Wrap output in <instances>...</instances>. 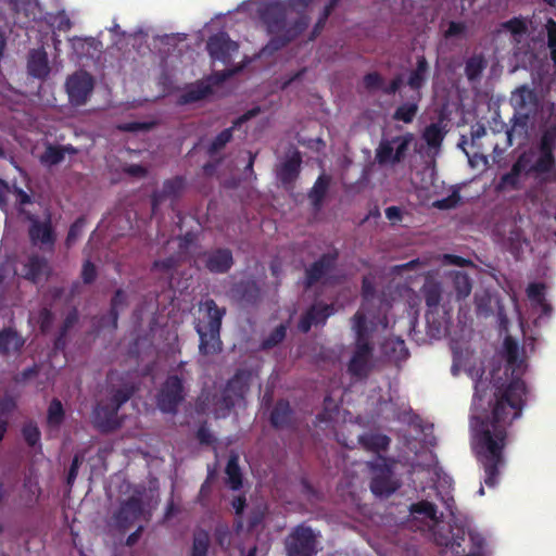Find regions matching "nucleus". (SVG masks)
I'll list each match as a JSON object with an SVG mask.
<instances>
[{"mask_svg": "<svg viewBox=\"0 0 556 556\" xmlns=\"http://www.w3.org/2000/svg\"><path fill=\"white\" fill-rule=\"evenodd\" d=\"M504 353L506 379L495 389L492 420L475 417L472 421L479 465L489 488L497 484L501 468L505 465L508 427L521 417L527 403L528 389L522 379L527 365L519 355L518 343L510 337L504 340Z\"/></svg>", "mask_w": 556, "mask_h": 556, "instance_id": "obj_1", "label": "nucleus"}, {"mask_svg": "<svg viewBox=\"0 0 556 556\" xmlns=\"http://www.w3.org/2000/svg\"><path fill=\"white\" fill-rule=\"evenodd\" d=\"M286 3L276 1L267 4L261 13V18L270 36L269 41L264 48L265 52H276L287 47L298 39L308 27L309 16L299 14L298 17L290 20Z\"/></svg>", "mask_w": 556, "mask_h": 556, "instance_id": "obj_2", "label": "nucleus"}, {"mask_svg": "<svg viewBox=\"0 0 556 556\" xmlns=\"http://www.w3.org/2000/svg\"><path fill=\"white\" fill-rule=\"evenodd\" d=\"M484 369L482 367L479 368H470L468 370V375L473 380V397H472V415L470 417V427L472 432V441L471 446L472 451L476 455L477 462L479 463V457L476 451V431L473 429L472 421L475 417H480L484 420H492V408L494 402V392L497 383L492 384V381L484 377ZM502 383H500L501 386Z\"/></svg>", "mask_w": 556, "mask_h": 556, "instance_id": "obj_3", "label": "nucleus"}, {"mask_svg": "<svg viewBox=\"0 0 556 556\" xmlns=\"http://www.w3.org/2000/svg\"><path fill=\"white\" fill-rule=\"evenodd\" d=\"M135 393L134 386L125 384L116 389L108 402L97 404L92 418L94 427L101 432H112L122 426L118 410Z\"/></svg>", "mask_w": 556, "mask_h": 556, "instance_id": "obj_4", "label": "nucleus"}, {"mask_svg": "<svg viewBox=\"0 0 556 556\" xmlns=\"http://www.w3.org/2000/svg\"><path fill=\"white\" fill-rule=\"evenodd\" d=\"M204 307L208 318L206 329L204 330L201 326L195 328L200 338L199 353L204 356L219 354L223 351L220 329L226 309L218 307L213 299L206 300Z\"/></svg>", "mask_w": 556, "mask_h": 556, "instance_id": "obj_5", "label": "nucleus"}, {"mask_svg": "<svg viewBox=\"0 0 556 556\" xmlns=\"http://www.w3.org/2000/svg\"><path fill=\"white\" fill-rule=\"evenodd\" d=\"M368 468L372 473L370 490L376 496L388 497L399 489L393 478V462L378 455L375 462L368 463Z\"/></svg>", "mask_w": 556, "mask_h": 556, "instance_id": "obj_6", "label": "nucleus"}, {"mask_svg": "<svg viewBox=\"0 0 556 556\" xmlns=\"http://www.w3.org/2000/svg\"><path fill=\"white\" fill-rule=\"evenodd\" d=\"M413 141L414 135L412 132L381 139L376 149L375 157L377 163L379 165L391 166L402 163L405 160Z\"/></svg>", "mask_w": 556, "mask_h": 556, "instance_id": "obj_7", "label": "nucleus"}, {"mask_svg": "<svg viewBox=\"0 0 556 556\" xmlns=\"http://www.w3.org/2000/svg\"><path fill=\"white\" fill-rule=\"evenodd\" d=\"M186 400L184 379L168 375L156 394V405L162 413L175 415Z\"/></svg>", "mask_w": 556, "mask_h": 556, "instance_id": "obj_8", "label": "nucleus"}, {"mask_svg": "<svg viewBox=\"0 0 556 556\" xmlns=\"http://www.w3.org/2000/svg\"><path fill=\"white\" fill-rule=\"evenodd\" d=\"M286 551L288 556H316V533L305 523L294 527L286 539Z\"/></svg>", "mask_w": 556, "mask_h": 556, "instance_id": "obj_9", "label": "nucleus"}, {"mask_svg": "<svg viewBox=\"0 0 556 556\" xmlns=\"http://www.w3.org/2000/svg\"><path fill=\"white\" fill-rule=\"evenodd\" d=\"M339 253L337 250L323 253L316 261L305 267L302 281L305 290H311L317 283L325 285L327 278L332 274L337 266Z\"/></svg>", "mask_w": 556, "mask_h": 556, "instance_id": "obj_10", "label": "nucleus"}, {"mask_svg": "<svg viewBox=\"0 0 556 556\" xmlns=\"http://www.w3.org/2000/svg\"><path fill=\"white\" fill-rule=\"evenodd\" d=\"M195 266L211 274H227L235 264L232 251L228 248H215L197 254Z\"/></svg>", "mask_w": 556, "mask_h": 556, "instance_id": "obj_11", "label": "nucleus"}, {"mask_svg": "<svg viewBox=\"0 0 556 556\" xmlns=\"http://www.w3.org/2000/svg\"><path fill=\"white\" fill-rule=\"evenodd\" d=\"M510 101L517 114L526 121L534 118L541 108L535 90L527 85L518 87L511 93Z\"/></svg>", "mask_w": 556, "mask_h": 556, "instance_id": "obj_12", "label": "nucleus"}, {"mask_svg": "<svg viewBox=\"0 0 556 556\" xmlns=\"http://www.w3.org/2000/svg\"><path fill=\"white\" fill-rule=\"evenodd\" d=\"M375 345L372 342H354V351L348 364V371L356 378H366L370 369Z\"/></svg>", "mask_w": 556, "mask_h": 556, "instance_id": "obj_13", "label": "nucleus"}, {"mask_svg": "<svg viewBox=\"0 0 556 556\" xmlns=\"http://www.w3.org/2000/svg\"><path fill=\"white\" fill-rule=\"evenodd\" d=\"M206 49L212 59L228 64L231 62L232 54L238 51L239 46L230 39L227 33L219 31L208 38Z\"/></svg>", "mask_w": 556, "mask_h": 556, "instance_id": "obj_14", "label": "nucleus"}, {"mask_svg": "<svg viewBox=\"0 0 556 556\" xmlns=\"http://www.w3.org/2000/svg\"><path fill=\"white\" fill-rule=\"evenodd\" d=\"M540 162V155L533 161V154L523 152L518 156L514 164H519V172L525 173L527 176L534 175L536 178H540V181L543 184L555 182L556 181V167L552 164L545 165V167H540L538 164Z\"/></svg>", "mask_w": 556, "mask_h": 556, "instance_id": "obj_15", "label": "nucleus"}, {"mask_svg": "<svg viewBox=\"0 0 556 556\" xmlns=\"http://www.w3.org/2000/svg\"><path fill=\"white\" fill-rule=\"evenodd\" d=\"M143 511V503L139 496H130L124 501L118 510L114 514V519L118 529L125 531L137 521Z\"/></svg>", "mask_w": 556, "mask_h": 556, "instance_id": "obj_16", "label": "nucleus"}, {"mask_svg": "<svg viewBox=\"0 0 556 556\" xmlns=\"http://www.w3.org/2000/svg\"><path fill=\"white\" fill-rule=\"evenodd\" d=\"M230 295L241 304L254 306L261 300V288L253 278L241 279L231 286Z\"/></svg>", "mask_w": 556, "mask_h": 556, "instance_id": "obj_17", "label": "nucleus"}, {"mask_svg": "<svg viewBox=\"0 0 556 556\" xmlns=\"http://www.w3.org/2000/svg\"><path fill=\"white\" fill-rule=\"evenodd\" d=\"M94 80L87 72L72 74V106L85 104L93 91Z\"/></svg>", "mask_w": 556, "mask_h": 556, "instance_id": "obj_18", "label": "nucleus"}, {"mask_svg": "<svg viewBox=\"0 0 556 556\" xmlns=\"http://www.w3.org/2000/svg\"><path fill=\"white\" fill-rule=\"evenodd\" d=\"M185 188V178L176 176L166 179L161 190L153 191L151 194V207L154 214L159 206L167 199H177Z\"/></svg>", "mask_w": 556, "mask_h": 556, "instance_id": "obj_19", "label": "nucleus"}, {"mask_svg": "<svg viewBox=\"0 0 556 556\" xmlns=\"http://www.w3.org/2000/svg\"><path fill=\"white\" fill-rule=\"evenodd\" d=\"M128 305L127 294L123 289H117L110 302V309L108 314H104L99 319L100 328H108L115 330L117 328L119 309L125 308Z\"/></svg>", "mask_w": 556, "mask_h": 556, "instance_id": "obj_20", "label": "nucleus"}, {"mask_svg": "<svg viewBox=\"0 0 556 556\" xmlns=\"http://www.w3.org/2000/svg\"><path fill=\"white\" fill-rule=\"evenodd\" d=\"M556 149V118L555 122L548 125L543 131L540 144V167H545L547 164H552L556 167V159L554 150Z\"/></svg>", "mask_w": 556, "mask_h": 556, "instance_id": "obj_21", "label": "nucleus"}, {"mask_svg": "<svg viewBox=\"0 0 556 556\" xmlns=\"http://www.w3.org/2000/svg\"><path fill=\"white\" fill-rule=\"evenodd\" d=\"M213 93L212 85L205 80H197L187 86L177 98V104L187 105L199 102Z\"/></svg>", "mask_w": 556, "mask_h": 556, "instance_id": "obj_22", "label": "nucleus"}, {"mask_svg": "<svg viewBox=\"0 0 556 556\" xmlns=\"http://www.w3.org/2000/svg\"><path fill=\"white\" fill-rule=\"evenodd\" d=\"M102 48V42L93 37H72V50L79 59H94L100 55Z\"/></svg>", "mask_w": 556, "mask_h": 556, "instance_id": "obj_23", "label": "nucleus"}, {"mask_svg": "<svg viewBox=\"0 0 556 556\" xmlns=\"http://www.w3.org/2000/svg\"><path fill=\"white\" fill-rule=\"evenodd\" d=\"M293 418V409L286 399H279L274 405L270 416L269 422L275 429H285L288 428L292 424Z\"/></svg>", "mask_w": 556, "mask_h": 556, "instance_id": "obj_24", "label": "nucleus"}, {"mask_svg": "<svg viewBox=\"0 0 556 556\" xmlns=\"http://www.w3.org/2000/svg\"><path fill=\"white\" fill-rule=\"evenodd\" d=\"M235 391L227 392V384L222 389L220 395L214 397V413L216 418L229 416L233 407L243 401Z\"/></svg>", "mask_w": 556, "mask_h": 556, "instance_id": "obj_25", "label": "nucleus"}, {"mask_svg": "<svg viewBox=\"0 0 556 556\" xmlns=\"http://www.w3.org/2000/svg\"><path fill=\"white\" fill-rule=\"evenodd\" d=\"M31 242L41 249H49L54 242V235L48 223L34 220L29 228Z\"/></svg>", "mask_w": 556, "mask_h": 556, "instance_id": "obj_26", "label": "nucleus"}, {"mask_svg": "<svg viewBox=\"0 0 556 556\" xmlns=\"http://www.w3.org/2000/svg\"><path fill=\"white\" fill-rule=\"evenodd\" d=\"M427 334L432 339H440L446 332L445 313L441 309H427L425 314Z\"/></svg>", "mask_w": 556, "mask_h": 556, "instance_id": "obj_27", "label": "nucleus"}, {"mask_svg": "<svg viewBox=\"0 0 556 556\" xmlns=\"http://www.w3.org/2000/svg\"><path fill=\"white\" fill-rule=\"evenodd\" d=\"M358 442L364 450L374 452L380 455V452H384L389 448L391 439L382 433L368 432L358 437Z\"/></svg>", "mask_w": 556, "mask_h": 556, "instance_id": "obj_28", "label": "nucleus"}, {"mask_svg": "<svg viewBox=\"0 0 556 556\" xmlns=\"http://www.w3.org/2000/svg\"><path fill=\"white\" fill-rule=\"evenodd\" d=\"M252 381V372L245 368H239L235 371L233 376L226 382L227 392L235 391L239 396L245 399L250 390Z\"/></svg>", "mask_w": 556, "mask_h": 556, "instance_id": "obj_29", "label": "nucleus"}, {"mask_svg": "<svg viewBox=\"0 0 556 556\" xmlns=\"http://www.w3.org/2000/svg\"><path fill=\"white\" fill-rule=\"evenodd\" d=\"M301 162L300 154L295 153L280 165L277 175L282 185H291L296 180L300 175Z\"/></svg>", "mask_w": 556, "mask_h": 556, "instance_id": "obj_30", "label": "nucleus"}, {"mask_svg": "<svg viewBox=\"0 0 556 556\" xmlns=\"http://www.w3.org/2000/svg\"><path fill=\"white\" fill-rule=\"evenodd\" d=\"M330 182L331 177L329 175L320 174L314 182L312 189L308 191V199L315 211H319L321 208Z\"/></svg>", "mask_w": 556, "mask_h": 556, "instance_id": "obj_31", "label": "nucleus"}, {"mask_svg": "<svg viewBox=\"0 0 556 556\" xmlns=\"http://www.w3.org/2000/svg\"><path fill=\"white\" fill-rule=\"evenodd\" d=\"M429 74V63L425 55L417 58L416 67L410 72L407 85L414 91H419L426 84Z\"/></svg>", "mask_w": 556, "mask_h": 556, "instance_id": "obj_32", "label": "nucleus"}, {"mask_svg": "<svg viewBox=\"0 0 556 556\" xmlns=\"http://www.w3.org/2000/svg\"><path fill=\"white\" fill-rule=\"evenodd\" d=\"M421 294L427 309H441L442 287L440 282L427 279L421 288Z\"/></svg>", "mask_w": 556, "mask_h": 556, "instance_id": "obj_33", "label": "nucleus"}, {"mask_svg": "<svg viewBox=\"0 0 556 556\" xmlns=\"http://www.w3.org/2000/svg\"><path fill=\"white\" fill-rule=\"evenodd\" d=\"M352 329L355 332V343L371 342L374 328H369L366 315L363 312H356L352 317Z\"/></svg>", "mask_w": 556, "mask_h": 556, "instance_id": "obj_34", "label": "nucleus"}, {"mask_svg": "<svg viewBox=\"0 0 556 556\" xmlns=\"http://www.w3.org/2000/svg\"><path fill=\"white\" fill-rule=\"evenodd\" d=\"M28 73L36 78H43L49 73L47 55L42 51H33L28 59Z\"/></svg>", "mask_w": 556, "mask_h": 556, "instance_id": "obj_35", "label": "nucleus"}, {"mask_svg": "<svg viewBox=\"0 0 556 556\" xmlns=\"http://www.w3.org/2000/svg\"><path fill=\"white\" fill-rule=\"evenodd\" d=\"M235 126L223 129L219 134H217L211 143L206 147V154L211 159H215L219 155V153L226 148V146L233 138Z\"/></svg>", "mask_w": 556, "mask_h": 556, "instance_id": "obj_36", "label": "nucleus"}, {"mask_svg": "<svg viewBox=\"0 0 556 556\" xmlns=\"http://www.w3.org/2000/svg\"><path fill=\"white\" fill-rule=\"evenodd\" d=\"M225 473L227 476V483L231 490L238 491L242 488V472L239 466V457L236 454L229 456Z\"/></svg>", "mask_w": 556, "mask_h": 556, "instance_id": "obj_37", "label": "nucleus"}, {"mask_svg": "<svg viewBox=\"0 0 556 556\" xmlns=\"http://www.w3.org/2000/svg\"><path fill=\"white\" fill-rule=\"evenodd\" d=\"M13 199L15 203L25 204L29 202V197L22 189L10 187L0 180V207H3L8 200Z\"/></svg>", "mask_w": 556, "mask_h": 556, "instance_id": "obj_38", "label": "nucleus"}, {"mask_svg": "<svg viewBox=\"0 0 556 556\" xmlns=\"http://www.w3.org/2000/svg\"><path fill=\"white\" fill-rule=\"evenodd\" d=\"M25 267V277L34 282H38L49 273L47 263L38 257L30 258Z\"/></svg>", "mask_w": 556, "mask_h": 556, "instance_id": "obj_39", "label": "nucleus"}, {"mask_svg": "<svg viewBox=\"0 0 556 556\" xmlns=\"http://www.w3.org/2000/svg\"><path fill=\"white\" fill-rule=\"evenodd\" d=\"M486 66V62L482 55L470 56L465 64V75L469 81H476L481 77Z\"/></svg>", "mask_w": 556, "mask_h": 556, "instance_id": "obj_40", "label": "nucleus"}, {"mask_svg": "<svg viewBox=\"0 0 556 556\" xmlns=\"http://www.w3.org/2000/svg\"><path fill=\"white\" fill-rule=\"evenodd\" d=\"M23 340L12 330L0 332V353L15 352L23 345Z\"/></svg>", "mask_w": 556, "mask_h": 556, "instance_id": "obj_41", "label": "nucleus"}, {"mask_svg": "<svg viewBox=\"0 0 556 556\" xmlns=\"http://www.w3.org/2000/svg\"><path fill=\"white\" fill-rule=\"evenodd\" d=\"M519 165L520 163L513 164L510 170L501 177L497 185L498 190H504L506 188L518 190L520 188L519 178L521 173L519 172Z\"/></svg>", "mask_w": 556, "mask_h": 556, "instance_id": "obj_42", "label": "nucleus"}, {"mask_svg": "<svg viewBox=\"0 0 556 556\" xmlns=\"http://www.w3.org/2000/svg\"><path fill=\"white\" fill-rule=\"evenodd\" d=\"M418 112V104L416 102H406L396 108L393 113V119L409 124L414 121Z\"/></svg>", "mask_w": 556, "mask_h": 556, "instance_id": "obj_43", "label": "nucleus"}, {"mask_svg": "<svg viewBox=\"0 0 556 556\" xmlns=\"http://www.w3.org/2000/svg\"><path fill=\"white\" fill-rule=\"evenodd\" d=\"M409 511L412 515H422L432 521H438V508L437 505L431 502L422 500L417 503H413L409 506Z\"/></svg>", "mask_w": 556, "mask_h": 556, "instance_id": "obj_44", "label": "nucleus"}, {"mask_svg": "<svg viewBox=\"0 0 556 556\" xmlns=\"http://www.w3.org/2000/svg\"><path fill=\"white\" fill-rule=\"evenodd\" d=\"M453 287L457 293V298L464 299L468 296L471 292V279L467 274L457 271L453 276Z\"/></svg>", "mask_w": 556, "mask_h": 556, "instance_id": "obj_45", "label": "nucleus"}, {"mask_svg": "<svg viewBox=\"0 0 556 556\" xmlns=\"http://www.w3.org/2000/svg\"><path fill=\"white\" fill-rule=\"evenodd\" d=\"M422 137L429 147L438 148L444 139V132L439 124L432 123L425 128Z\"/></svg>", "mask_w": 556, "mask_h": 556, "instance_id": "obj_46", "label": "nucleus"}, {"mask_svg": "<svg viewBox=\"0 0 556 556\" xmlns=\"http://www.w3.org/2000/svg\"><path fill=\"white\" fill-rule=\"evenodd\" d=\"M287 334V326L283 324L277 326L263 341L262 349L269 350L281 343Z\"/></svg>", "mask_w": 556, "mask_h": 556, "instance_id": "obj_47", "label": "nucleus"}, {"mask_svg": "<svg viewBox=\"0 0 556 556\" xmlns=\"http://www.w3.org/2000/svg\"><path fill=\"white\" fill-rule=\"evenodd\" d=\"M63 159L64 150L52 146H48L39 156L41 164L48 167L59 164Z\"/></svg>", "mask_w": 556, "mask_h": 556, "instance_id": "obj_48", "label": "nucleus"}, {"mask_svg": "<svg viewBox=\"0 0 556 556\" xmlns=\"http://www.w3.org/2000/svg\"><path fill=\"white\" fill-rule=\"evenodd\" d=\"M210 546V538L207 532L202 531L193 536L191 556H206Z\"/></svg>", "mask_w": 556, "mask_h": 556, "instance_id": "obj_49", "label": "nucleus"}, {"mask_svg": "<svg viewBox=\"0 0 556 556\" xmlns=\"http://www.w3.org/2000/svg\"><path fill=\"white\" fill-rule=\"evenodd\" d=\"M64 417V410L59 400H53L48 409V425L51 430L56 429Z\"/></svg>", "mask_w": 556, "mask_h": 556, "instance_id": "obj_50", "label": "nucleus"}, {"mask_svg": "<svg viewBox=\"0 0 556 556\" xmlns=\"http://www.w3.org/2000/svg\"><path fill=\"white\" fill-rule=\"evenodd\" d=\"M465 540V532L458 531L456 534L452 536H438L435 539L437 543L441 546H445L450 548L452 552L458 553L456 548L462 546V543Z\"/></svg>", "mask_w": 556, "mask_h": 556, "instance_id": "obj_51", "label": "nucleus"}, {"mask_svg": "<svg viewBox=\"0 0 556 556\" xmlns=\"http://www.w3.org/2000/svg\"><path fill=\"white\" fill-rule=\"evenodd\" d=\"M502 27L513 36H522L528 30L527 22L522 17H513L502 23Z\"/></svg>", "mask_w": 556, "mask_h": 556, "instance_id": "obj_52", "label": "nucleus"}, {"mask_svg": "<svg viewBox=\"0 0 556 556\" xmlns=\"http://www.w3.org/2000/svg\"><path fill=\"white\" fill-rule=\"evenodd\" d=\"M22 433L28 445L36 446L37 444H39L40 431L35 422H26L22 429Z\"/></svg>", "mask_w": 556, "mask_h": 556, "instance_id": "obj_53", "label": "nucleus"}, {"mask_svg": "<svg viewBox=\"0 0 556 556\" xmlns=\"http://www.w3.org/2000/svg\"><path fill=\"white\" fill-rule=\"evenodd\" d=\"M545 285L541 282H531L527 287V296L533 303V305L543 302L545 299Z\"/></svg>", "mask_w": 556, "mask_h": 556, "instance_id": "obj_54", "label": "nucleus"}, {"mask_svg": "<svg viewBox=\"0 0 556 556\" xmlns=\"http://www.w3.org/2000/svg\"><path fill=\"white\" fill-rule=\"evenodd\" d=\"M547 45L551 50V59L556 67V22L548 18L546 22Z\"/></svg>", "mask_w": 556, "mask_h": 556, "instance_id": "obj_55", "label": "nucleus"}, {"mask_svg": "<svg viewBox=\"0 0 556 556\" xmlns=\"http://www.w3.org/2000/svg\"><path fill=\"white\" fill-rule=\"evenodd\" d=\"M308 309H314V316L316 317L315 325H325L329 316L333 313V307L329 304L312 305Z\"/></svg>", "mask_w": 556, "mask_h": 556, "instance_id": "obj_56", "label": "nucleus"}, {"mask_svg": "<svg viewBox=\"0 0 556 556\" xmlns=\"http://www.w3.org/2000/svg\"><path fill=\"white\" fill-rule=\"evenodd\" d=\"M363 84L368 91L381 90L383 78L378 72H371L363 77Z\"/></svg>", "mask_w": 556, "mask_h": 556, "instance_id": "obj_57", "label": "nucleus"}, {"mask_svg": "<svg viewBox=\"0 0 556 556\" xmlns=\"http://www.w3.org/2000/svg\"><path fill=\"white\" fill-rule=\"evenodd\" d=\"M460 202V195L458 191H453L446 198L437 200L433 202V206L439 210H451L458 205Z\"/></svg>", "mask_w": 556, "mask_h": 556, "instance_id": "obj_58", "label": "nucleus"}, {"mask_svg": "<svg viewBox=\"0 0 556 556\" xmlns=\"http://www.w3.org/2000/svg\"><path fill=\"white\" fill-rule=\"evenodd\" d=\"M97 275H98V270H97L96 265L91 261L87 260L83 265V270H81L83 281L86 285H90L96 280Z\"/></svg>", "mask_w": 556, "mask_h": 556, "instance_id": "obj_59", "label": "nucleus"}, {"mask_svg": "<svg viewBox=\"0 0 556 556\" xmlns=\"http://www.w3.org/2000/svg\"><path fill=\"white\" fill-rule=\"evenodd\" d=\"M316 317L314 316V309H307L300 318L298 328L301 332L307 333L312 326L315 325Z\"/></svg>", "mask_w": 556, "mask_h": 556, "instance_id": "obj_60", "label": "nucleus"}, {"mask_svg": "<svg viewBox=\"0 0 556 556\" xmlns=\"http://www.w3.org/2000/svg\"><path fill=\"white\" fill-rule=\"evenodd\" d=\"M178 266V260L176 256H168L166 258H163V260H157L153 263V268L154 269H160V270H163V271H170V270H174L176 269Z\"/></svg>", "mask_w": 556, "mask_h": 556, "instance_id": "obj_61", "label": "nucleus"}, {"mask_svg": "<svg viewBox=\"0 0 556 556\" xmlns=\"http://www.w3.org/2000/svg\"><path fill=\"white\" fill-rule=\"evenodd\" d=\"M329 16H330V14H328L327 11L320 12V14L309 34V40H315L320 35V33L324 30V28L327 24Z\"/></svg>", "mask_w": 556, "mask_h": 556, "instance_id": "obj_62", "label": "nucleus"}, {"mask_svg": "<svg viewBox=\"0 0 556 556\" xmlns=\"http://www.w3.org/2000/svg\"><path fill=\"white\" fill-rule=\"evenodd\" d=\"M197 439L203 445H212L216 442L215 437L212 434L206 425H201L197 430Z\"/></svg>", "mask_w": 556, "mask_h": 556, "instance_id": "obj_63", "label": "nucleus"}, {"mask_svg": "<svg viewBox=\"0 0 556 556\" xmlns=\"http://www.w3.org/2000/svg\"><path fill=\"white\" fill-rule=\"evenodd\" d=\"M235 73H236V71H233V70H225V71H220V72H214L205 81L211 84L212 86L219 85V84L224 83L225 80H227L229 77H231Z\"/></svg>", "mask_w": 556, "mask_h": 556, "instance_id": "obj_64", "label": "nucleus"}]
</instances>
